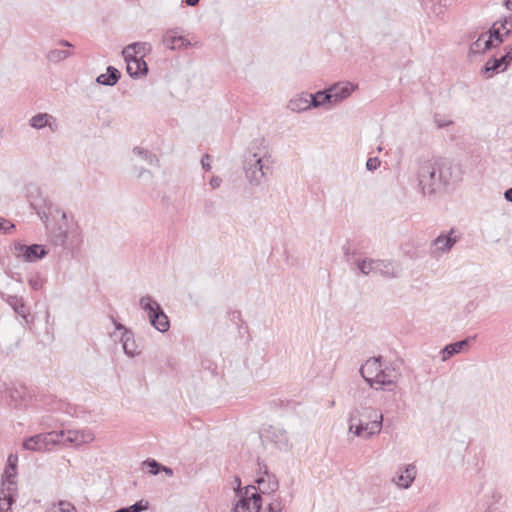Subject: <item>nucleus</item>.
Returning a JSON list of instances; mask_svg holds the SVG:
<instances>
[{
    "label": "nucleus",
    "mask_w": 512,
    "mask_h": 512,
    "mask_svg": "<svg viewBox=\"0 0 512 512\" xmlns=\"http://www.w3.org/2000/svg\"><path fill=\"white\" fill-rule=\"evenodd\" d=\"M17 491L13 485L0 489V512H11V506L16 501Z\"/></svg>",
    "instance_id": "nucleus-25"
},
{
    "label": "nucleus",
    "mask_w": 512,
    "mask_h": 512,
    "mask_svg": "<svg viewBox=\"0 0 512 512\" xmlns=\"http://www.w3.org/2000/svg\"><path fill=\"white\" fill-rule=\"evenodd\" d=\"M145 160H146L149 164H151V165L158 164V158L156 157V155H155V154H153V153H150L149 151H148V156H147V157H145Z\"/></svg>",
    "instance_id": "nucleus-47"
},
{
    "label": "nucleus",
    "mask_w": 512,
    "mask_h": 512,
    "mask_svg": "<svg viewBox=\"0 0 512 512\" xmlns=\"http://www.w3.org/2000/svg\"><path fill=\"white\" fill-rule=\"evenodd\" d=\"M356 87L351 82H338L330 86L328 92L331 94L332 105H337L348 98Z\"/></svg>",
    "instance_id": "nucleus-14"
},
{
    "label": "nucleus",
    "mask_w": 512,
    "mask_h": 512,
    "mask_svg": "<svg viewBox=\"0 0 512 512\" xmlns=\"http://www.w3.org/2000/svg\"><path fill=\"white\" fill-rule=\"evenodd\" d=\"M133 152H134L135 154L139 155V156H140L142 159H144V160H145V157H147V156H148V151H147V150H144V149H142V148H140V147H135V148L133 149Z\"/></svg>",
    "instance_id": "nucleus-48"
},
{
    "label": "nucleus",
    "mask_w": 512,
    "mask_h": 512,
    "mask_svg": "<svg viewBox=\"0 0 512 512\" xmlns=\"http://www.w3.org/2000/svg\"><path fill=\"white\" fill-rule=\"evenodd\" d=\"M152 46L148 42H134L132 44L127 45L123 51L122 55L123 57H129L132 55H135L137 57L144 58L145 55L151 53Z\"/></svg>",
    "instance_id": "nucleus-24"
},
{
    "label": "nucleus",
    "mask_w": 512,
    "mask_h": 512,
    "mask_svg": "<svg viewBox=\"0 0 512 512\" xmlns=\"http://www.w3.org/2000/svg\"><path fill=\"white\" fill-rule=\"evenodd\" d=\"M3 299L11 306L15 313L22 318L26 319L29 314V309L25 304L23 297L17 295H6Z\"/></svg>",
    "instance_id": "nucleus-26"
},
{
    "label": "nucleus",
    "mask_w": 512,
    "mask_h": 512,
    "mask_svg": "<svg viewBox=\"0 0 512 512\" xmlns=\"http://www.w3.org/2000/svg\"><path fill=\"white\" fill-rule=\"evenodd\" d=\"M504 198L506 201L508 202H511L512 203V187L511 188H508L505 192H504Z\"/></svg>",
    "instance_id": "nucleus-51"
},
{
    "label": "nucleus",
    "mask_w": 512,
    "mask_h": 512,
    "mask_svg": "<svg viewBox=\"0 0 512 512\" xmlns=\"http://www.w3.org/2000/svg\"><path fill=\"white\" fill-rule=\"evenodd\" d=\"M15 477H16V470L12 471L10 467H6L4 474H3L1 488H7L11 483L13 485L14 490L17 491V484L15 481Z\"/></svg>",
    "instance_id": "nucleus-32"
},
{
    "label": "nucleus",
    "mask_w": 512,
    "mask_h": 512,
    "mask_svg": "<svg viewBox=\"0 0 512 512\" xmlns=\"http://www.w3.org/2000/svg\"><path fill=\"white\" fill-rule=\"evenodd\" d=\"M309 96L313 108H318L326 104L332 105L331 94H329L328 89L318 91L315 94H309Z\"/></svg>",
    "instance_id": "nucleus-29"
},
{
    "label": "nucleus",
    "mask_w": 512,
    "mask_h": 512,
    "mask_svg": "<svg viewBox=\"0 0 512 512\" xmlns=\"http://www.w3.org/2000/svg\"><path fill=\"white\" fill-rule=\"evenodd\" d=\"M474 37H475V33H471V34H469V39H471V40H472V39H474Z\"/></svg>",
    "instance_id": "nucleus-56"
},
{
    "label": "nucleus",
    "mask_w": 512,
    "mask_h": 512,
    "mask_svg": "<svg viewBox=\"0 0 512 512\" xmlns=\"http://www.w3.org/2000/svg\"><path fill=\"white\" fill-rule=\"evenodd\" d=\"M422 5L430 10L436 16H440L444 13L445 5L442 4V0H420Z\"/></svg>",
    "instance_id": "nucleus-31"
},
{
    "label": "nucleus",
    "mask_w": 512,
    "mask_h": 512,
    "mask_svg": "<svg viewBox=\"0 0 512 512\" xmlns=\"http://www.w3.org/2000/svg\"><path fill=\"white\" fill-rule=\"evenodd\" d=\"M12 459H13V455H10L8 457V466L7 467H10L11 470L14 471V470H16L15 462L17 461V457H14V461Z\"/></svg>",
    "instance_id": "nucleus-50"
},
{
    "label": "nucleus",
    "mask_w": 512,
    "mask_h": 512,
    "mask_svg": "<svg viewBox=\"0 0 512 512\" xmlns=\"http://www.w3.org/2000/svg\"><path fill=\"white\" fill-rule=\"evenodd\" d=\"M256 483L258 484L260 493L262 494L273 493L279 488V482L276 476L270 474L267 470V467H265L263 475L256 479Z\"/></svg>",
    "instance_id": "nucleus-20"
},
{
    "label": "nucleus",
    "mask_w": 512,
    "mask_h": 512,
    "mask_svg": "<svg viewBox=\"0 0 512 512\" xmlns=\"http://www.w3.org/2000/svg\"><path fill=\"white\" fill-rule=\"evenodd\" d=\"M222 183V179L218 176H214L210 180V185L213 189L219 188Z\"/></svg>",
    "instance_id": "nucleus-46"
},
{
    "label": "nucleus",
    "mask_w": 512,
    "mask_h": 512,
    "mask_svg": "<svg viewBox=\"0 0 512 512\" xmlns=\"http://www.w3.org/2000/svg\"><path fill=\"white\" fill-rule=\"evenodd\" d=\"M28 284L33 290L38 291L43 287V279L39 275H34L29 278Z\"/></svg>",
    "instance_id": "nucleus-38"
},
{
    "label": "nucleus",
    "mask_w": 512,
    "mask_h": 512,
    "mask_svg": "<svg viewBox=\"0 0 512 512\" xmlns=\"http://www.w3.org/2000/svg\"><path fill=\"white\" fill-rule=\"evenodd\" d=\"M235 484H237L236 494L239 500L235 505L234 512H260L262 498L260 493L256 491V487L248 485L242 489L239 477H235Z\"/></svg>",
    "instance_id": "nucleus-4"
},
{
    "label": "nucleus",
    "mask_w": 512,
    "mask_h": 512,
    "mask_svg": "<svg viewBox=\"0 0 512 512\" xmlns=\"http://www.w3.org/2000/svg\"><path fill=\"white\" fill-rule=\"evenodd\" d=\"M201 164H202L203 169H205L206 171H209L211 169L210 156L208 154L203 156V158L201 160Z\"/></svg>",
    "instance_id": "nucleus-45"
},
{
    "label": "nucleus",
    "mask_w": 512,
    "mask_h": 512,
    "mask_svg": "<svg viewBox=\"0 0 512 512\" xmlns=\"http://www.w3.org/2000/svg\"><path fill=\"white\" fill-rule=\"evenodd\" d=\"M117 330H124L121 336L122 347L126 355L134 357L140 354V350L135 342L134 335L131 331L124 328L122 324H116Z\"/></svg>",
    "instance_id": "nucleus-19"
},
{
    "label": "nucleus",
    "mask_w": 512,
    "mask_h": 512,
    "mask_svg": "<svg viewBox=\"0 0 512 512\" xmlns=\"http://www.w3.org/2000/svg\"><path fill=\"white\" fill-rule=\"evenodd\" d=\"M454 234L455 230L452 228L449 232L437 236L430 245V254L437 257L449 252L458 241V237Z\"/></svg>",
    "instance_id": "nucleus-10"
},
{
    "label": "nucleus",
    "mask_w": 512,
    "mask_h": 512,
    "mask_svg": "<svg viewBox=\"0 0 512 512\" xmlns=\"http://www.w3.org/2000/svg\"><path fill=\"white\" fill-rule=\"evenodd\" d=\"M485 38V33H481L478 38L473 41L469 47V55L481 54L485 53V49L483 47V42Z\"/></svg>",
    "instance_id": "nucleus-34"
},
{
    "label": "nucleus",
    "mask_w": 512,
    "mask_h": 512,
    "mask_svg": "<svg viewBox=\"0 0 512 512\" xmlns=\"http://www.w3.org/2000/svg\"><path fill=\"white\" fill-rule=\"evenodd\" d=\"M416 473V466L414 464H409L405 466L403 470H401L400 474L396 478H393V482L399 488L407 489L415 480Z\"/></svg>",
    "instance_id": "nucleus-22"
},
{
    "label": "nucleus",
    "mask_w": 512,
    "mask_h": 512,
    "mask_svg": "<svg viewBox=\"0 0 512 512\" xmlns=\"http://www.w3.org/2000/svg\"><path fill=\"white\" fill-rule=\"evenodd\" d=\"M399 376L400 374L394 367L390 365L382 366L379 374H377V377L372 380L369 386L372 389L381 390L383 386L395 385Z\"/></svg>",
    "instance_id": "nucleus-12"
},
{
    "label": "nucleus",
    "mask_w": 512,
    "mask_h": 512,
    "mask_svg": "<svg viewBox=\"0 0 512 512\" xmlns=\"http://www.w3.org/2000/svg\"><path fill=\"white\" fill-rule=\"evenodd\" d=\"M495 23H499V28L505 33L507 37L512 34V16L505 17L503 20H498Z\"/></svg>",
    "instance_id": "nucleus-36"
},
{
    "label": "nucleus",
    "mask_w": 512,
    "mask_h": 512,
    "mask_svg": "<svg viewBox=\"0 0 512 512\" xmlns=\"http://www.w3.org/2000/svg\"><path fill=\"white\" fill-rule=\"evenodd\" d=\"M266 162L268 160L265 159L264 153H253L246 158L244 170L250 184L259 185L261 183L266 174L265 169H268Z\"/></svg>",
    "instance_id": "nucleus-6"
},
{
    "label": "nucleus",
    "mask_w": 512,
    "mask_h": 512,
    "mask_svg": "<svg viewBox=\"0 0 512 512\" xmlns=\"http://www.w3.org/2000/svg\"><path fill=\"white\" fill-rule=\"evenodd\" d=\"M143 465L149 468V472L152 475H157L160 472L162 465L154 459H148L144 461Z\"/></svg>",
    "instance_id": "nucleus-37"
},
{
    "label": "nucleus",
    "mask_w": 512,
    "mask_h": 512,
    "mask_svg": "<svg viewBox=\"0 0 512 512\" xmlns=\"http://www.w3.org/2000/svg\"><path fill=\"white\" fill-rule=\"evenodd\" d=\"M380 160L378 157H370L366 162V168L369 171H374L380 166Z\"/></svg>",
    "instance_id": "nucleus-40"
},
{
    "label": "nucleus",
    "mask_w": 512,
    "mask_h": 512,
    "mask_svg": "<svg viewBox=\"0 0 512 512\" xmlns=\"http://www.w3.org/2000/svg\"><path fill=\"white\" fill-rule=\"evenodd\" d=\"M14 225L7 222L3 218L0 217V231L3 230L5 233H7L10 229H13Z\"/></svg>",
    "instance_id": "nucleus-44"
},
{
    "label": "nucleus",
    "mask_w": 512,
    "mask_h": 512,
    "mask_svg": "<svg viewBox=\"0 0 512 512\" xmlns=\"http://www.w3.org/2000/svg\"><path fill=\"white\" fill-rule=\"evenodd\" d=\"M434 122L438 128H444L452 124L451 120L442 119L438 115L435 116Z\"/></svg>",
    "instance_id": "nucleus-43"
},
{
    "label": "nucleus",
    "mask_w": 512,
    "mask_h": 512,
    "mask_svg": "<svg viewBox=\"0 0 512 512\" xmlns=\"http://www.w3.org/2000/svg\"><path fill=\"white\" fill-rule=\"evenodd\" d=\"M55 512H76L73 504L67 501H59L57 510Z\"/></svg>",
    "instance_id": "nucleus-39"
},
{
    "label": "nucleus",
    "mask_w": 512,
    "mask_h": 512,
    "mask_svg": "<svg viewBox=\"0 0 512 512\" xmlns=\"http://www.w3.org/2000/svg\"><path fill=\"white\" fill-rule=\"evenodd\" d=\"M503 50L504 53L502 55L492 56L483 66L481 72L486 75L487 78H491L494 74L507 70L512 61V45H506Z\"/></svg>",
    "instance_id": "nucleus-8"
},
{
    "label": "nucleus",
    "mask_w": 512,
    "mask_h": 512,
    "mask_svg": "<svg viewBox=\"0 0 512 512\" xmlns=\"http://www.w3.org/2000/svg\"><path fill=\"white\" fill-rule=\"evenodd\" d=\"M19 250L23 252V258L27 262H34L42 259L48 253L45 247L39 244H33L30 246L20 245Z\"/></svg>",
    "instance_id": "nucleus-23"
},
{
    "label": "nucleus",
    "mask_w": 512,
    "mask_h": 512,
    "mask_svg": "<svg viewBox=\"0 0 512 512\" xmlns=\"http://www.w3.org/2000/svg\"><path fill=\"white\" fill-rule=\"evenodd\" d=\"M61 218L64 221L65 227L60 225L56 231L52 234V241L55 245L64 246L67 240L70 241L71 247H78L82 241L83 236L79 227L76 225L75 228H72L70 231L68 230L67 224V214L65 212L61 213Z\"/></svg>",
    "instance_id": "nucleus-7"
},
{
    "label": "nucleus",
    "mask_w": 512,
    "mask_h": 512,
    "mask_svg": "<svg viewBox=\"0 0 512 512\" xmlns=\"http://www.w3.org/2000/svg\"><path fill=\"white\" fill-rule=\"evenodd\" d=\"M141 308L147 312L150 324L159 332L168 331L170 324L167 315L158 302L153 300L149 295L140 299Z\"/></svg>",
    "instance_id": "nucleus-5"
},
{
    "label": "nucleus",
    "mask_w": 512,
    "mask_h": 512,
    "mask_svg": "<svg viewBox=\"0 0 512 512\" xmlns=\"http://www.w3.org/2000/svg\"><path fill=\"white\" fill-rule=\"evenodd\" d=\"M312 107L309 93L299 94L288 103V108L293 112H303Z\"/></svg>",
    "instance_id": "nucleus-27"
},
{
    "label": "nucleus",
    "mask_w": 512,
    "mask_h": 512,
    "mask_svg": "<svg viewBox=\"0 0 512 512\" xmlns=\"http://www.w3.org/2000/svg\"><path fill=\"white\" fill-rule=\"evenodd\" d=\"M357 267L363 275H380L387 279L397 278L400 273V266L385 259L365 258L357 262Z\"/></svg>",
    "instance_id": "nucleus-3"
},
{
    "label": "nucleus",
    "mask_w": 512,
    "mask_h": 512,
    "mask_svg": "<svg viewBox=\"0 0 512 512\" xmlns=\"http://www.w3.org/2000/svg\"><path fill=\"white\" fill-rule=\"evenodd\" d=\"M163 471L167 476L171 477L173 476V470L170 467L163 466L160 469V472Z\"/></svg>",
    "instance_id": "nucleus-52"
},
{
    "label": "nucleus",
    "mask_w": 512,
    "mask_h": 512,
    "mask_svg": "<svg viewBox=\"0 0 512 512\" xmlns=\"http://www.w3.org/2000/svg\"><path fill=\"white\" fill-rule=\"evenodd\" d=\"M499 23H493L492 27L489 29L487 34L492 37V39L496 42L497 45H500L504 42L507 37L505 33L499 28Z\"/></svg>",
    "instance_id": "nucleus-33"
},
{
    "label": "nucleus",
    "mask_w": 512,
    "mask_h": 512,
    "mask_svg": "<svg viewBox=\"0 0 512 512\" xmlns=\"http://www.w3.org/2000/svg\"><path fill=\"white\" fill-rule=\"evenodd\" d=\"M72 55L73 53L69 50L54 48L48 51L46 54V59L50 63L57 64L71 57Z\"/></svg>",
    "instance_id": "nucleus-30"
},
{
    "label": "nucleus",
    "mask_w": 512,
    "mask_h": 512,
    "mask_svg": "<svg viewBox=\"0 0 512 512\" xmlns=\"http://www.w3.org/2000/svg\"><path fill=\"white\" fill-rule=\"evenodd\" d=\"M475 339V337H467L461 341H458V342H455V343H450L448 345H446L442 350H441V356H442V360L443 361H446L448 360L449 358H451L452 356H454L455 354H458L462 351H465L468 349L470 343Z\"/></svg>",
    "instance_id": "nucleus-21"
},
{
    "label": "nucleus",
    "mask_w": 512,
    "mask_h": 512,
    "mask_svg": "<svg viewBox=\"0 0 512 512\" xmlns=\"http://www.w3.org/2000/svg\"><path fill=\"white\" fill-rule=\"evenodd\" d=\"M120 72L118 69H116L113 66L107 67V72L104 74H100L96 81L98 84L105 85V86H113L115 85L118 80L120 79Z\"/></svg>",
    "instance_id": "nucleus-28"
},
{
    "label": "nucleus",
    "mask_w": 512,
    "mask_h": 512,
    "mask_svg": "<svg viewBox=\"0 0 512 512\" xmlns=\"http://www.w3.org/2000/svg\"><path fill=\"white\" fill-rule=\"evenodd\" d=\"M29 125L36 130L47 127L52 133L59 130L57 119L49 113H38L32 116L29 120Z\"/></svg>",
    "instance_id": "nucleus-15"
},
{
    "label": "nucleus",
    "mask_w": 512,
    "mask_h": 512,
    "mask_svg": "<svg viewBox=\"0 0 512 512\" xmlns=\"http://www.w3.org/2000/svg\"><path fill=\"white\" fill-rule=\"evenodd\" d=\"M263 441H270L278 448H286L288 446L287 432L278 426H269L261 432Z\"/></svg>",
    "instance_id": "nucleus-13"
},
{
    "label": "nucleus",
    "mask_w": 512,
    "mask_h": 512,
    "mask_svg": "<svg viewBox=\"0 0 512 512\" xmlns=\"http://www.w3.org/2000/svg\"><path fill=\"white\" fill-rule=\"evenodd\" d=\"M449 167L438 159L418 162L417 180L423 195H433L449 184Z\"/></svg>",
    "instance_id": "nucleus-1"
},
{
    "label": "nucleus",
    "mask_w": 512,
    "mask_h": 512,
    "mask_svg": "<svg viewBox=\"0 0 512 512\" xmlns=\"http://www.w3.org/2000/svg\"><path fill=\"white\" fill-rule=\"evenodd\" d=\"M59 440H61L60 444H73V445H81L90 443L94 440V434L90 430H67V431H58Z\"/></svg>",
    "instance_id": "nucleus-11"
},
{
    "label": "nucleus",
    "mask_w": 512,
    "mask_h": 512,
    "mask_svg": "<svg viewBox=\"0 0 512 512\" xmlns=\"http://www.w3.org/2000/svg\"><path fill=\"white\" fill-rule=\"evenodd\" d=\"M482 42H483V47H484V49H485V52H486L487 50H490V49H491V48H493V47L498 46V45L496 44V42L492 39V37H490V36L487 34V32L485 33V38H484V40H482Z\"/></svg>",
    "instance_id": "nucleus-41"
},
{
    "label": "nucleus",
    "mask_w": 512,
    "mask_h": 512,
    "mask_svg": "<svg viewBox=\"0 0 512 512\" xmlns=\"http://www.w3.org/2000/svg\"><path fill=\"white\" fill-rule=\"evenodd\" d=\"M504 5L508 10L512 11V0H504Z\"/></svg>",
    "instance_id": "nucleus-55"
},
{
    "label": "nucleus",
    "mask_w": 512,
    "mask_h": 512,
    "mask_svg": "<svg viewBox=\"0 0 512 512\" xmlns=\"http://www.w3.org/2000/svg\"><path fill=\"white\" fill-rule=\"evenodd\" d=\"M282 503L281 499L277 498L272 503L268 505V512H281Z\"/></svg>",
    "instance_id": "nucleus-42"
},
{
    "label": "nucleus",
    "mask_w": 512,
    "mask_h": 512,
    "mask_svg": "<svg viewBox=\"0 0 512 512\" xmlns=\"http://www.w3.org/2000/svg\"><path fill=\"white\" fill-rule=\"evenodd\" d=\"M146 509H148V502L140 500L129 507L120 508L115 512H141Z\"/></svg>",
    "instance_id": "nucleus-35"
},
{
    "label": "nucleus",
    "mask_w": 512,
    "mask_h": 512,
    "mask_svg": "<svg viewBox=\"0 0 512 512\" xmlns=\"http://www.w3.org/2000/svg\"><path fill=\"white\" fill-rule=\"evenodd\" d=\"M382 366L381 357H372L360 367L359 372L367 384L370 385L372 380L379 374V370Z\"/></svg>",
    "instance_id": "nucleus-18"
},
{
    "label": "nucleus",
    "mask_w": 512,
    "mask_h": 512,
    "mask_svg": "<svg viewBox=\"0 0 512 512\" xmlns=\"http://www.w3.org/2000/svg\"><path fill=\"white\" fill-rule=\"evenodd\" d=\"M163 44L170 50L187 48L190 46V41L178 34V29L167 30L162 38Z\"/></svg>",
    "instance_id": "nucleus-16"
},
{
    "label": "nucleus",
    "mask_w": 512,
    "mask_h": 512,
    "mask_svg": "<svg viewBox=\"0 0 512 512\" xmlns=\"http://www.w3.org/2000/svg\"><path fill=\"white\" fill-rule=\"evenodd\" d=\"M127 64V73L134 78L144 76L148 73V65L142 57L135 55L124 57Z\"/></svg>",
    "instance_id": "nucleus-17"
},
{
    "label": "nucleus",
    "mask_w": 512,
    "mask_h": 512,
    "mask_svg": "<svg viewBox=\"0 0 512 512\" xmlns=\"http://www.w3.org/2000/svg\"><path fill=\"white\" fill-rule=\"evenodd\" d=\"M230 319L233 322L241 321V313L240 311H233L230 313Z\"/></svg>",
    "instance_id": "nucleus-49"
},
{
    "label": "nucleus",
    "mask_w": 512,
    "mask_h": 512,
    "mask_svg": "<svg viewBox=\"0 0 512 512\" xmlns=\"http://www.w3.org/2000/svg\"><path fill=\"white\" fill-rule=\"evenodd\" d=\"M58 44H59L60 46H63V47H69V48H70V47H73V44H72V43H70V42H69V41H67V40H59V41H58Z\"/></svg>",
    "instance_id": "nucleus-53"
},
{
    "label": "nucleus",
    "mask_w": 512,
    "mask_h": 512,
    "mask_svg": "<svg viewBox=\"0 0 512 512\" xmlns=\"http://www.w3.org/2000/svg\"><path fill=\"white\" fill-rule=\"evenodd\" d=\"M383 415L373 407L353 409L349 417V431L368 439L381 432Z\"/></svg>",
    "instance_id": "nucleus-2"
},
{
    "label": "nucleus",
    "mask_w": 512,
    "mask_h": 512,
    "mask_svg": "<svg viewBox=\"0 0 512 512\" xmlns=\"http://www.w3.org/2000/svg\"><path fill=\"white\" fill-rule=\"evenodd\" d=\"M185 3L188 5V6H195L199 3V0H185Z\"/></svg>",
    "instance_id": "nucleus-54"
},
{
    "label": "nucleus",
    "mask_w": 512,
    "mask_h": 512,
    "mask_svg": "<svg viewBox=\"0 0 512 512\" xmlns=\"http://www.w3.org/2000/svg\"><path fill=\"white\" fill-rule=\"evenodd\" d=\"M60 442L58 432L52 431L27 438L23 442V448L31 451H44L48 450L50 446L60 444Z\"/></svg>",
    "instance_id": "nucleus-9"
}]
</instances>
